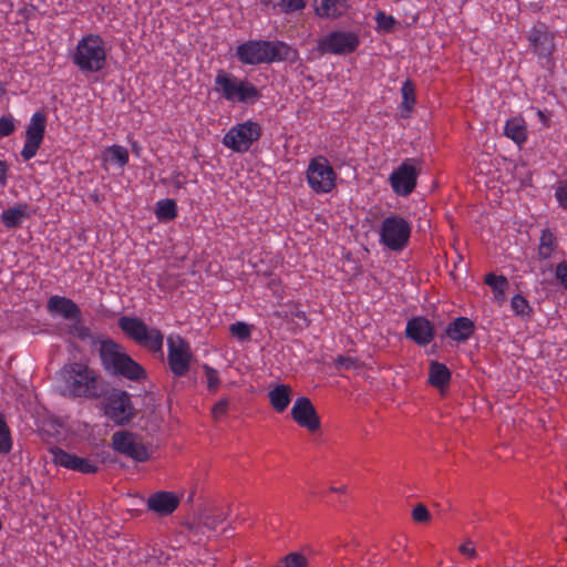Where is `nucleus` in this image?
I'll use <instances>...</instances> for the list:
<instances>
[{
	"label": "nucleus",
	"instance_id": "2f4dec72",
	"mask_svg": "<svg viewBox=\"0 0 567 567\" xmlns=\"http://www.w3.org/2000/svg\"><path fill=\"white\" fill-rule=\"evenodd\" d=\"M155 214L158 220H171L176 216V204L174 199H163L157 202Z\"/></svg>",
	"mask_w": 567,
	"mask_h": 567
},
{
	"label": "nucleus",
	"instance_id": "603ef678",
	"mask_svg": "<svg viewBox=\"0 0 567 567\" xmlns=\"http://www.w3.org/2000/svg\"><path fill=\"white\" fill-rule=\"evenodd\" d=\"M555 195L559 205L567 209V184L559 186Z\"/></svg>",
	"mask_w": 567,
	"mask_h": 567
},
{
	"label": "nucleus",
	"instance_id": "20e7f679",
	"mask_svg": "<svg viewBox=\"0 0 567 567\" xmlns=\"http://www.w3.org/2000/svg\"><path fill=\"white\" fill-rule=\"evenodd\" d=\"M227 518L225 513H216L213 508L199 507L179 520V536H185L188 542L199 544L203 540L205 529L216 530L218 525Z\"/></svg>",
	"mask_w": 567,
	"mask_h": 567
},
{
	"label": "nucleus",
	"instance_id": "a211bd4d",
	"mask_svg": "<svg viewBox=\"0 0 567 567\" xmlns=\"http://www.w3.org/2000/svg\"><path fill=\"white\" fill-rule=\"evenodd\" d=\"M262 47H265V50H262L265 64L274 62L295 63L299 59L297 49L284 41L262 40Z\"/></svg>",
	"mask_w": 567,
	"mask_h": 567
},
{
	"label": "nucleus",
	"instance_id": "4c0bfd02",
	"mask_svg": "<svg viewBox=\"0 0 567 567\" xmlns=\"http://www.w3.org/2000/svg\"><path fill=\"white\" fill-rule=\"evenodd\" d=\"M230 334L239 341H247L251 336V327L243 321H237L229 327Z\"/></svg>",
	"mask_w": 567,
	"mask_h": 567
},
{
	"label": "nucleus",
	"instance_id": "b1692460",
	"mask_svg": "<svg viewBox=\"0 0 567 567\" xmlns=\"http://www.w3.org/2000/svg\"><path fill=\"white\" fill-rule=\"evenodd\" d=\"M31 210L28 204L20 203L9 207L1 213V223L9 229L20 227L27 218H30Z\"/></svg>",
	"mask_w": 567,
	"mask_h": 567
},
{
	"label": "nucleus",
	"instance_id": "2eb2a0df",
	"mask_svg": "<svg viewBox=\"0 0 567 567\" xmlns=\"http://www.w3.org/2000/svg\"><path fill=\"white\" fill-rule=\"evenodd\" d=\"M291 417L298 425L310 432H316L320 429V417L312 402L307 396H300L295 401L291 409Z\"/></svg>",
	"mask_w": 567,
	"mask_h": 567
},
{
	"label": "nucleus",
	"instance_id": "3c124183",
	"mask_svg": "<svg viewBox=\"0 0 567 567\" xmlns=\"http://www.w3.org/2000/svg\"><path fill=\"white\" fill-rule=\"evenodd\" d=\"M285 3V12H293L306 7L305 0H282Z\"/></svg>",
	"mask_w": 567,
	"mask_h": 567
},
{
	"label": "nucleus",
	"instance_id": "72a5a7b5",
	"mask_svg": "<svg viewBox=\"0 0 567 567\" xmlns=\"http://www.w3.org/2000/svg\"><path fill=\"white\" fill-rule=\"evenodd\" d=\"M511 307L514 313L520 318H529L533 313V308L529 306L526 298L519 293L512 298Z\"/></svg>",
	"mask_w": 567,
	"mask_h": 567
},
{
	"label": "nucleus",
	"instance_id": "a878e982",
	"mask_svg": "<svg viewBox=\"0 0 567 567\" xmlns=\"http://www.w3.org/2000/svg\"><path fill=\"white\" fill-rule=\"evenodd\" d=\"M292 389L287 384H277L268 393L269 402L272 409L282 413L291 402Z\"/></svg>",
	"mask_w": 567,
	"mask_h": 567
},
{
	"label": "nucleus",
	"instance_id": "423d86ee",
	"mask_svg": "<svg viewBox=\"0 0 567 567\" xmlns=\"http://www.w3.org/2000/svg\"><path fill=\"white\" fill-rule=\"evenodd\" d=\"M118 327L136 343L152 352L163 353L164 336L159 330L150 329L141 319L126 316L118 319Z\"/></svg>",
	"mask_w": 567,
	"mask_h": 567
},
{
	"label": "nucleus",
	"instance_id": "393cba45",
	"mask_svg": "<svg viewBox=\"0 0 567 567\" xmlns=\"http://www.w3.org/2000/svg\"><path fill=\"white\" fill-rule=\"evenodd\" d=\"M451 371L450 369L439 361H431L429 367V383L443 391L451 381Z\"/></svg>",
	"mask_w": 567,
	"mask_h": 567
},
{
	"label": "nucleus",
	"instance_id": "49530a36",
	"mask_svg": "<svg viewBox=\"0 0 567 567\" xmlns=\"http://www.w3.org/2000/svg\"><path fill=\"white\" fill-rule=\"evenodd\" d=\"M229 408V401L227 398L220 399L218 402L214 404L212 408V414L215 420H217L220 415H225Z\"/></svg>",
	"mask_w": 567,
	"mask_h": 567
},
{
	"label": "nucleus",
	"instance_id": "864d4df0",
	"mask_svg": "<svg viewBox=\"0 0 567 567\" xmlns=\"http://www.w3.org/2000/svg\"><path fill=\"white\" fill-rule=\"evenodd\" d=\"M470 545H472V543L467 540L465 544L460 546V551L463 555H467L468 557L474 558L476 556V550L473 546Z\"/></svg>",
	"mask_w": 567,
	"mask_h": 567
},
{
	"label": "nucleus",
	"instance_id": "c756f323",
	"mask_svg": "<svg viewBox=\"0 0 567 567\" xmlns=\"http://www.w3.org/2000/svg\"><path fill=\"white\" fill-rule=\"evenodd\" d=\"M557 248L556 237L549 229H544L538 246V255L542 259H548Z\"/></svg>",
	"mask_w": 567,
	"mask_h": 567
},
{
	"label": "nucleus",
	"instance_id": "a19ab883",
	"mask_svg": "<svg viewBox=\"0 0 567 567\" xmlns=\"http://www.w3.org/2000/svg\"><path fill=\"white\" fill-rule=\"evenodd\" d=\"M375 21L378 23V29L386 32L392 31L396 23L395 19L392 16H388L384 11L377 12Z\"/></svg>",
	"mask_w": 567,
	"mask_h": 567
},
{
	"label": "nucleus",
	"instance_id": "58836bf2",
	"mask_svg": "<svg viewBox=\"0 0 567 567\" xmlns=\"http://www.w3.org/2000/svg\"><path fill=\"white\" fill-rule=\"evenodd\" d=\"M288 324L290 326V328L293 331L303 330L309 327L310 321L303 311L296 310V311L291 312V318L288 321Z\"/></svg>",
	"mask_w": 567,
	"mask_h": 567
},
{
	"label": "nucleus",
	"instance_id": "bf43d9fd",
	"mask_svg": "<svg viewBox=\"0 0 567 567\" xmlns=\"http://www.w3.org/2000/svg\"><path fill=\"white\" fill-rule=\"evenodd\" d=\"M4 92V89L2 87V85L0 84V96L3 94Z\"/></svg>",
	"mask_w": 567,
	"mask_h": 567
},
{
	"label": "nucleus",
	"instance_id": "37998d69",
	"mask_svg": "<svg viewBox=\"0 0 567 567\" xmlns=\"http://www.w3.org/2000/svg\"><path fill=\"white\" fill-rule=\"evenodd\" d=\"M412 517L416 523H427L431 514L423 504H417L412 511Z\"/></svg>",
	"mask_w": 567,
	"mask_h": 567
},
{
	"label": "nucleus",
	"instance_id": "39448f33",
	"mask_svg": "<svg viewBox=\"0 0 567 567\" xmlns=\"http://www.w3.org/2000/svg\"><path fill=\"white\" fill-rule=\"evenodd\" d=\"M215 84L223 97L230 102L252 104L261 96L259 90L251 82L238 79L224 70L217 72Z\"/></svg>",
	"mask_w": 567,
	"mask_h": 567
},
{
	"label": "nucleus",
	"instance_id": "cd10ccee",
	"mask_svg": "<svg viewBox=\"0 0 567 567\" xmlns=\"http://www.w3.org/2000/svg\"><path fill=\"white\" fill-rule=\"evenodd\" d=\"M128 157L127 148L121 145L109 146L103 155L104 162L117 165L118 167L125 166L128 162Z\"/></svg>",
	"mask_w": 567,
	"mask_h": 567
},
{
	"label": "nucleus",
	"instance_id": "79ce46f5",
	"mask_svg": "<svg viewBox=\"0 0 567 567\" xmlns=\"http://www.w3.org/2000/svg\"><path fill=\"white\" fill-rule=\"evenodd\" d=\"M168 343V361H169V368L174 374L177 375V346L175 344L172 337L167 339Z\"/></svg>",
	"mask_w": 567,
	"mask_h": 567
},
{
	"label": "nucleus",
	"instance_id": "4468645a",
	"mask_svg": "<svg viewBox=\"0 0 567 567\" xmlns=\"http://www.w3.org/2000/svg\"><path fill=\"white\" fill-rule=\"evenodd\" d=\"M47 125V117L42 112H35L28 125L25 141L21 151L24 161L33 158L43 141Z\"/></svg>",
	"mask_w": 567,
	"mask_h": 567
},
{
	"label": "nucleus",
	"instance_id": "0eeeda50",
	"mask_svg": "<svg viewBox=\"0 0 567 567\" xmlns=\"http://www.w3.org/2000/svg\"><path fill=\"white\" fill-rule=\"evenodd\" d=\"M104 414L117 425L127 424L135 416V409L131 395L121 389L104 390Z\"/></svg>",
	"mask_w": 567,
	"mask_h": 567
},
{
	"label": "nucleus",
	"instance_id": "09e8293b",
	"mask_svg": "<svg viewBox=\"0 0 567 567\" xmlns=\"http://www.w3.org/2000/svg\"><path fill=\"white\" fill-rule=\"evenodd\" d=\"M195 493H196V485L193 487V489L190 491L189 495L185 499L186 513H185L184 518L187 517V516L192 517L194 511H198L199 507H204L203 505H194Z\"/></svg>",
	"mask_w": 567,
	"mask_h": 567
},
{
	"label": "nucleus",
	"instance_id": "c03bdc74",
	"mask_svg": "<svg viewBox=\"0 0 567 567\" xmlns=\"http://www.w3.org/2000/svg\"><path fill=\"white\" fill-rule=\"evenodd\" d=\"M16 125L11 116L0 117V137H7L14 132Z\"/></svg>",
	"mask_w": 567,
	"mask_h": 567
},
{
	"label": "nucleus",
	"instance_id": "13d9d810",
	"mask_svg": "<svg viewBox=\"0 0 567 567\" xmlns=\"http://www.w3.org/2000/svg\"><path fill=\"white\" fill-rule=\"evenodd\" d=\"M537 114H538L539 118H540L543 122H545V121L547 120V118H546V116H545V114H544V112L538 111V113H537Z\"/></svg>",
	"mask_w": 567,
	"mask_h": 567
},
{
	"label": "nucleus",
	"instance_id": "ddd939ff",
	"mask_svg": "<svg viewBox=\"0 0 567 567\" xmlns=\"http://www.w3.org/2000/svg\"><path fill=\"white\" fill-rule=\"evenodd\" d=\"M113 449L136 462H145L150 454L142 441L134 433L127 431L115 432L112 436Z\"/></svg>",
	"mask_w": 567,
	"mask_h": 567
},
{
	"label": "nucleus",
	"instance_id": "9b49d317",
	"mask_svg": "<svg viewBox=\"0 0 567 567\" xmlns=\"http://www.w3.org/2000/svg\"><path fill=\"white\" fill-rule=\"evenodd\" d=\"M307 181L316 193H328L336 186V173L324 157L311 159L307 169Z\"/></svg>",
	"mask_w": 567,
	"mask_h": 567
},
{
	"label": "nucleus",
	"instance_id": "ea45409f",
	"mask_svg": "<svg viewBox=\"0 0 567 567\" xmlns=\"http://www.w3.org/2000/svg\"><path fill=\"white\" fill-rule=\"evenodd\" d=\"M74 322L69 326V333L80 340H87L91 338V332L80 320H73Z\"/></svg>",
	"mask_w": 567,
	"mask_h": 567
},
{
	"label": "nucleus",
	"instance_id": "1a4fd4ad",
	"mask_svg": "<svg viewBox=\"0 0 567 567\" xmlns=\"http://www.w3.org/2000/svg\"><path fill=\"white\" fill-rule=\"evenodd\" d=\"M261 136V126L254 121H246L244 123L233 126L223 137V144L237 153L247 152L254 142L258 141Z\"/></svg>",
	"mask_w": 567,
	"mask_h": 567
},
{
	"label": "nucleus",
	"instance_id": "f03ea898",
	"mask_svg": "<svg viewBox=\"0 0 567 567\" xmlns=\"http://www.w3.org/2000/svg\"><path fill=\"white\" fill-rule=\"evenodd\" d=\"M100 358L103 368L110 374L120 375L131 381H141L146 377L144 368L112 340L101 342Z\"/></svg>",
	"mask_w": 567,
	"mask_h": 567
},
{
	"label": "nucleus",
	"instance_id": "e433bc0d",
	"mask_svg": "<svg viewBox=\"0 0 567 567\" xmlns=\"http://www.w3.org/2000/svg\"><path fill=\"white\" fill-rule=\"evenodd\" d=\"M402 107L410 112L412 110V106L415 104V91L413 83L408 80L403 83L402 89Z\"/></svg>",
	"mask_w": 567,
	"mask_h": 567
},
{
	"label": "nucleus",
	"instance_id": "6e6d98bb",
	"mask_svg": "<svg viewBox=\"0 0 567 567\" xmlns=\"http://www.w3.org/2000/svg\"><path fill=\"white\" fill-rule=\"evenodd\" d=\"M336 9L340 12V17L348 10V0H334Z\"/></svg>",
	"mask_w": 567,
	"mask_h": 567
},
{
	"label": "nucleus",
	"instance_id": "bb28decb",
	"mask_svg": "<svg viewBox=\"0 0 567 567\" xmlns=\"http://www.w3.org/2000/svg\"><path fill=\"white\" fill-rule=\"evenodd\" d=\"M504 134L517 145L524 143L527 138V130L524 118L513 117L507 120L504 127Z\"/></svg>",
	"mask_w": 567,
	"mask_h": 567
},
{
	"label": "nucleus",
	"instance_id": "680f3d73",
	"mask_svg": "<svg viewBox=\"0 0 567 567\" xmlns=\"http://www.w3.org/2000/svg\"><path fill=\"white\" fill-rule=\"evenodd\" d=\"M185 567H188V566H185ZM194 567H203V566L194 565Z\"/></svg>",
	"mask_w": 567,
	"mask_h": 567
},
{
	"label": "nucleus",
	"instance_id": "6ab92c4d",
	"mask_svg": "<svg viewBox=\"0 0 567 567\" xmlns=\"http://www.w3.org/2000/svg\"><path fill=\"white\" fill-rule=\"evenodd\" d=\"M47 309L50 315L61 316L66 320H80L82 317L81 309L72 299L58 295L49 298Z\"/></svg>",
	"mask_w": 567,
	"mask_h": 567
},
{
	"label": "nucleus",
	"instance_id": "6e6552de",
	"mask_svg": "<svg viewBox=\"0 0 567 567\" xmlns=\"http://www.w3.org/2000/svg\"><path fill=\"white\" fill-rule=\"evenodd\" d=\"M411 236L410 224L399 215L385 217L380 228V243L393 251L403 250Z\"/></svg>",
	"mask_w": 567,
	"mask_h": 567
},
{
	"label": "nucleus",
	"instance_id": "7c9ffc66",
	"mask_svg": "<svg viewBox=\"0 0 567 567\" xmlns=\"http://www.w3.org/2000/svg\"><path fill=\"white\" fill-rule=\"evenodd\" d=\"M193 361H196V359L192 353L189 343L179 337V378L188 372Z\"/></svg>",
	"mask_w": 567,
	"mask_h": 567
},
{
	"label": "nucleus",
	"instance_id": "8fccbe9b",
	"mask_svg": "<svg viewBox=\"0 0 567 567\" xmlns=\"http://www.w3.org/2000/svg\"><path fill=\"white\" fill-rule=\"evenodd\" d=\"M336 367L337 368H340V369H351V368H354L355 364H357V360L351 358V357H347V355H339L336 361Z\"/></svg>",
	"mask_w": 567,
	"mask_h": 567
},
{
	"label": "nucleus",
	"instance_id": "4d7b16f0",
	"mask_svg": "<svg viewBox=\"0 0 567 567\" xmlns=\"http://www.w3.org/2000/svg\"><path fill=\"white\" fill-rule=\"evenodd\" d=\"M331 492H336V493H344L346 492V486H341V487H331L330 488Z\"/></svg>",
	"mask_w": 567,
	"mask_h": 567
},
{
	"label": "nucleus",
	"instance_id": "9d476101",
	"mask_svg": "<svg viewBox=\"0 0 567 567\" xmlns=\"http://www.w3.org/2000/svg\"><path fill=\"white\" fill-rule=\"evenodd\" d=\"M360 45L359 35L350 31H332L318 42L317 50L321 54L332 53L346 55L354 52Z\"/></svg>",
	"mask_w": 567,
	"mask_h": 567
},
{
	"label": "nucleus",
	"instance_id": "c85d7f7f",
	"mask_svg": "<svg viewBox=\"0 0 567 567\" xmlns=\"http://www.w3.org/2000/svg\"><path fill=\"white\" fill-rule=\"evenodd\" d=\"M484 282L492 288L497 301L503 302L505 300V289L508 286V280L505 276H496L491 272L486 275Z\"/></svg>",
	"mask_w": 567,
	"mask_h": 567
},
{
	"label": "nucleus",
	"instance_id": "4be33fe9",
	"mask_svg": "<svg viewBox=\"0 0 567 567\" xmlns=\"http://www.w3.org/2000/svg\"><path fill=\"white\" fill-rule=\"evenodd\" d=\"M147 508L159 516H167L177 508V496L169 492H157L147 498Z\"/></svg>",
	"mask_w": 567,
	"mask_h": 567
},
{
	"label": "nucleus",
	"instance_id": "f3484780",
	"mask_svg": "<svg viewBox=\"0 0 567 567\" xmlns=\"http://www.w3.org/2000/svg\"><path fill=\"white\" fill-rule=\"evenodd\" d=\"M405 337L417 346H427L435 337L434 324L423 316L412 317L406 322Z\"/></svg>",
	"mask_w": 567,
	"mask_h": 567
},
{
	"label": "nucleus",
	"instance_id": "5fc2aeb1",
	"mask_svg": "<svg viewBox=\"0 0 567 567\" xmlns=\"http://www.w3.org/2000/svg\"><path fill=\"white\" fill-rule=\"evenodd\" d=\"M8 179V165L6 162L0 159V187H4L7 185Z\"/></svg>",
	"mask_w": 567,
	"mask_h": 567
},
{
	"label": "nucleus",
	"instance_id": "aec40b11",
	"mask_svg": "<svg viewBox=\"0 0 567 567\" xmlns=\"http://www.w3.org/2000/svg\"><path fill=\"white\" fill-rule=\"evenodd\" d=\"M528 40L536 54L547 58L554 50L553 37L544 24L534 27L528 35Z\"/></svg>",
	"mask_w": 567,
	"mask_h": 567
},
{
	"label": "nucleus",
	"instance_id": "5701e85b",
	"mask_svg": "<svg viewBox=\"0 0 567 567\" xmlns=\"http://www.w3.org/2000/svg\"><path fill=\"white\" fill-rule=\"evenodd\" d=\"M474 331L473 320L467 317H457L447 324L445 334L454 341L464 342L473 336Z\"/></svg>",
	"mask_w": 567,
	"mask_h": 567
},
{
	"label": "nucleus",
	"instance_id": "412c9836",
	"mask_svg": "<svg viewBox=\"0 0 567 567\" xmlns=\"http://www.w3.org/2000/svg\"><path fill=\"white\" fill-rule=\"evenodd\" d=\"M262 40H249L237 47L236 55L238 60L247 65L264 64Z\"/></svg>",
	"mask_w": 567,
	"mask_h": 567
},
{
	"label": "nucleus",
	"instance_id": "f8f14e48",
	"mask_svg": "<svg viewBox=\"0 0 567 567\" xmlns=\"http://www.w3.org/2000/svg\"><path fill=\"white\" fill-rule=\"evenodd\" d=\"M420 169L414 165V159L408 158L390 175V184L399 196H409L416 186Z\"/></svg>",
	"mask_w": 567,
	"mask_h": 567
},
{
	"label": "nucleus",
	"instance_id": "c9c22d12",
	"mask_svg": "<svg viewBox=\"0 0 567 567\" xmlns=\"http://www.w3.org/2000/svg\"><path fill=\"white\" fill-rule=\"evenodd\" d=\"M12 449V439L10 429L4 420V416L0 414V454H8Z\"/></svg>",
	"mask_w": 567,
	"mask_h": 567
},
{
	"label": "nucleus",
	"instance_id": "473e14b6",
	"mask_svg": "<svg viewBox=\"0 0 567 567\" xmlns=\"http://www.w3.org/2000/svg\"><path fill=\"white\" fill-rule=\"evenodd\" d=\"M315 11L321 18H339L340 12L336 9L334 0H313Z\"/></svg>",
	"mask_w": 567,
	"mask_h": 567
},
{
	"label": "nucleus",
	"instance_id": "f704fd0d",
	"mask_svg": "<svg viewBox=\"0 0 567 567\" xmlns=\"http://www.w3.org/2000/svg\"><path fill=\"white\" fill-rule=\"evenodd\" d=\"M308 559L302 553L293 551L284 556L276 567H308Z\"/></svg>",
	"mask_w": 567,
	"mask_h": 567
},
{
	"label": "nucleus",
	"instance_id": "f257e3e1",
	"mask_svg": "<svg viewBox=\"0 0 567 567\" xmlns=\"http://www.w3.org/2000/svg\"><path fill=\"white\" fill-rule=\"evenodd\" d=\"M59 391L68 399L96 400L104 394L100 373L85 362L64 364L58 372Z\"/></svg>",
	"mask_w": 567,
	"mask_h": 567
},
{
	"label": "nucleus",
	"instance_id": "a18cd8bd",
	"mask_svg": "<svg viewBox=\"0 0 567 567\" xmlns=\"http://www.w3.org/2000/svg\"><path fill=\"white\" fill-rule=\"evenodd\" d=\"M203 368L205 370V374L207 378L208 389L215 391L219 385V379H218L217 371L207 364H204Z\"/></svg>",
	"mask_w": 567,
	"mask_h": 567
},
{
	"label": "nucleus",
	"instance_id": "052dcab7",
	"mask_svg": "<svg viewBox=\"0 0 567 567\" xmlns=\"http://www.w3.org/2000/svg\"><path fill=\"white\" fill-rule=\"evenodd\" d=\"M182 497H183V494L179 493V496H178L179 502L182 501Z\"/></svg>",
	"mask_w": 567,
	"mask_h": 567
},
{
	"label": "nucleus",
	"instance_id": "dca6fc26",
	"mask_svg": "<svg viewBox=\"0 0 567 567\" xmlns=\"http://www.w3.org/2000/svg\"><path fill=\"white\" fill-rule=\"evenodd\" d=\"M51 454L54 464L72 471H78L83 474H93L99 470V465L93 460L79 457L56 446L51 449Z\"/></svg>",
	"mask_w": 567,
	"mask_h": 567
},
{
	"label": "nucleus",
	"instance_id": "7ed1b4c3",
	"mask_svg": "<svg viewBox=\"0 0 567 567\" xmlns=\"http://www.w3.org/2000/svg\"><path fill=\"white\" fill-rule=\"evenodd\" d=\"M72 62L82 73H95L106 64L105 42L99 34H87L79 40L71 55Z\"/></svg>",
	"mask_w": 567,
	"mask_h": 567
},
{
	"label": "nucleus",
	"instance_id": "de8ad7c7",
	"mask_svg": "<svg viewBox=\"0 0 567 567\" xmlns=\"http://www.w3.org/2000/svg\"><path fill=\"white\" fill-rule=\"evenodd\" d=\"M555 277L560 285L567 290V261L564 260L556 266Z\"/></svg>",
	"mask_w": 567,
	"mask_h": 567
}]
</instances>
